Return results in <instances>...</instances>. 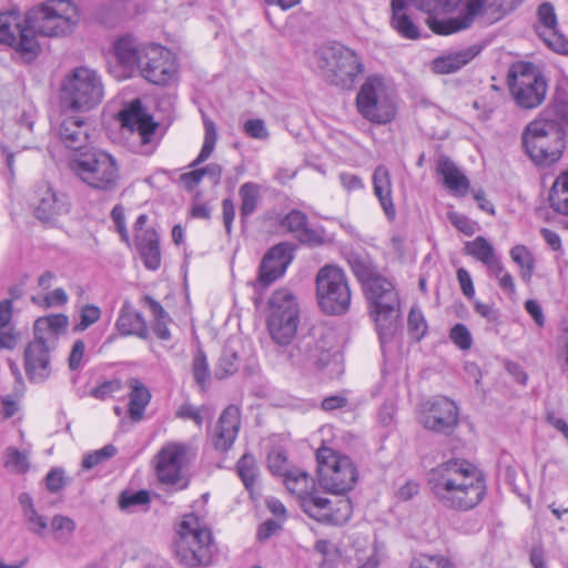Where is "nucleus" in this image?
Here are the masks:
<instances>
[{"label": "nucleus", "mask_w": 568, "mask_h": 568, "mask_svg": "<svg viewBox=\"0 0 568 568\" xmlns=\"http://www.w3.org/2000/svg\"><path fill=\"white\" fill-rule=\"evenodd\" d=\"M119 120L131 132L130 141L134 152L151 155L155 151L160 141L156 135L159 124L144 111L139 100L122 110Z\"/></svg>", "instance_id": "15"}, {"label": "nucleus", "mask_w": 568, "mask_h": 568, "mask_svg": "<svg viewBox=\"0 0 568 568\" xmlns=\"http://www.w3.org/2000/svg\"><path fill=\"white\" fill-rule=\"evenodd\" d=\"M24 516L27 518L29 529L31 531L41 535L47 528V521L44 517L37 514L32 504H30L29 507L26 508Z\"/></svg>", "instance_id": "61"}, {"label": "nucleus", "mask_w": 568, "mask_h": 568, "mask_svg": "<svg viewBox=\"0 0 568 568\" xmlns=\"http://www.w3.org/2000/svg\"><path fill=\"white\" fill-rule=\"evenodd\" d=\"M316 58L324 77L332 84L344 89L352 88L356 77L364 70L356 52L341 43L322 47Z\"/></svg>", "instance_id": "11"}, {"label": "nucleus", "mask_w": 568, "mask_h": 568, "mask_svg": "<svg viewBox=\"0 0 568 568\" xmlns=\"http://www.w3.org/2000/svg\"><path fill=\"white\" fill-rule=\"evenodd\" d=\"M356 105L359 114L375 124L390 123L396 116V101L393 91L381 75H369L362 84Z\"/></svg>", "instance_id": "10"}, {"label": "nucleus", "mask_w": 568, "mask_h": 568, "mask_svg": "<svg viewBox=\"0 0 568 568\" xmlns=\"http://www.w3.org/2000/svg\"><path fill=\"white\" fill-rule=\"evenodd\" d=\"M70 170L87 186L113 192L119 186V164L113 155L100 149H87L73 154L69 162Z\"/></svg>", "instance_id": "3"}, {"label": "nucleus", "mask_w": 568, "mask_h": 568, "mask_svg": "<svg viewBox=\"0 0 568 568\" xmlns=\"http://www.w3.org/2000/svg\"><path fill=\"white\" fill-rule=\"evenodd\" d=\"M122 389V383L119 379L106 381L91 390V395L98 399H105L112 394Z\"/></svg>", "instance_id": "59"}, {"label": "nucleus", "mask_w": 568, "mask_h": 568, "mask_svg": "<svg viewBox=\"0 0 568 568\" xmlns=\"http://www.w3.org/2000/svg\"><path fill=\"white\" fill-rule=\"evenodd\" d=\"M549 203L554 211L568 216V170L555 180L549 193Z\"/></svg>", "instance_id": "41"}, {"label": "nucleus", "mask_w": 568, "mask_h": 568, "mask_svg": "<svg viewBox=\"0 0 568 568\" xmlns=\"http://www.w3.org/2000/svg\"><path fill=\"white\" fill-rule=\"evenodd\" d=\"M409 568H454L453 564L443 556L419 555L415 557Z\"/></svg>", "instance_id": "54"}, {"label": "nucleus", "mask_w": 568, "mask_h": 568, "mask_svg": "<svg viewBox=\"0 0 568 568\" xmlns=\"http://www.w3.org/2000/svg\"><path fill=\"white\" fill-rule=\"evenodd\" d=\"M32 302L43 307L62 306L68 302V295L63 288H55L48 293L42 300L32 297Z\"/></svg>", "instance_id": "58"}, {"label": "nucleus", "mask_w": 568, "mask_h": 568, "mask_svg": "<svg viewBox=\"0 0 568 568\" xmlns=\"http://www.w3.org/2000/svg\"><path fill=\"white\" fill-rule=\"evenodd\" d=\"M92 125L81 115H64L58 128L61 142L74 154L84 152L88 146Z\"/></svg>", "instance_id": "23"}, {"label": "nucleus", "mask_w": 568, "mask_h": 568, "mask_svg": "<svg viewBox=\"0 0 568 568\" xmlns=\"http://www.w3.org/2000/svg\"><path fill=\"white\" fill-rule=\"evenodd\" d=\"M68 324L69 318L64 314L39 317L34 322V337L55 347L59 335L65 332Z\"/></svg>", "instance_id": "34"}, {"label": "nucleus", "mask_w": 568, "mask_h": 568, "mask_svg": "<svg viewBox=\"0 0 568 568\" xmlns=\"http://www.w3.org/2000/svg\"><path fill=\"white\" fill-rule=\"evenodd\" d=\"M79 20L78 8L69 0H48L28 11V21L34 37L65 36Z\"/></svg>", "instance_id": "8"}, {"label": "nucleus", "mask_w": 568, "mask_h": 568, "mask_svg": "<svg viewBox=\"0 0 568 568\" xmlns=\"http://www.w3.org/2000/svg\"><path fill=\"white\" fill-rule=\"evenodd\" d=\"M38 202L34 215L42 222L53 221L69 212L70 203L64 194L55 193L49 185H42L37 191Z\"/></svg>", "instance_id": "27"}, {"label": "nucleus", "mask_w": 568, "mask_h": 568, "mask_svg": "<svg viewBox=\"0 0 568 568\" xmlns=\"http://www.w3.org/2000/svg\"><path fill=\"white\" fill-rule=\"evenodd\" d=\"M241 426L239 407L227 406L219 417L213 433V444L219 450L226 452L234 444Z\"/></svg>", "instance_id": "26"}, {"label": "nucleus", "mask_w": 568, "mask_h": 568, "mask_svg": "<svg viewBox=\"0 0 568 568\" xmlns=\"http://www.w3.org/2000/svg\"><path fill=\"white\" fill-rule=\"evenodd\" d=\"M114 327L120 336H136L148 339L150 331L145 317L135 310L131 301L125 300L119 311Z\"/></svg>", "instance_id": "28"}, {"label": "nucleus", "mask_w": 568, "mask_h": 568, "mask_svg": "<svg viewBox=\"0 0 568 568\" xmlns=\"http://www.w3.org/2000/svg\"><path fill=\"white\" fill-rule=\"evenodd\" d=\"M195 457V452L184 443H170L158 454L156 474L161 483L176 485L178 489L189 486L183 468Z\"/></svg>", "instance_id": "16"}, {"label": "nucleus", "mask_w": 568, "mask_h": 568, "mask_svg": "<svg viewBox=\"0 0 568 568\" xmlns=\"http://www.w3.org/2000/svg\"><path fill=\"white\" fill-rule=\"evenodd\" d=\"M51 526L59 539L71 536L75 529L74 521L71 518L63 516H54L51 521Z\"/></svg>", "instance_id": "57"}, {"label": "nucleus", "mask_w": 568, "mask_h": 568, "mask_svg": "<svg viewBox=\"0 0 568 568\" xmlns=\"http://www.w3.org/2000/svg\"><path fill=\"white\" fill-rule=\"evenodd\" d=\"M419 424L428 430L450 435L459 423V409L448 397L437 396L420 405Z\"/></svg>", "instance_id": "18"}, {"label": "nucleus", "mask_w": 568, "mask_h": 568, "mask_svg": "<svg viewBox=\"0 0 568 568\" xmlns=\"http://www.w3.org/2000/svg\"><path fill=\"white\" fill-rule=\"evenodd\" d=\"M316 459L318 481L325 490L342 495L353 489L358 471L348 456L322 447L316 453Z\"/></svg>", "instance_id": "14"}, {"label": "nucleus", "mask_w": 568, "mask_h": 568, "mask_svg": "<svg viewBox=\"0 0 568 568\" xmlns=\"http://www.w3.org/2000/svg\"><path fill=\"white\" fill-rule=\"evenodd\" d=\"M450 341L462 351H468L473 345V336L465 324H455L449 332Z\"/></svg>", "instance_id": "53"}, {"label": "nucleus", "mask_w": 568, "mask_h": 568, "mask_svg": "<svg viewBox=\"0 0 568 568\" xmlns=\"http://www.w3.org/2000/svg\"><path fill=\"white\" fill-rule=\"evenodd\" d=\"M511 260L520 267L523 281L530 282L534 270L535 258L532 253L525 245H515L510 250Z\"/></svg>", "instance_id": "45"}, {"label": "nucleus", "mask_w": 568, "mask_h": 568, "mask_svg": "<svg viewBox=\"0 0 568 568\" xmlns=\"http://www.w3.org/2000/svg\"><path fill=\"white\" fill-rule=\"evenodd\" d=\"M347 261L354 275L363 284V287L378 274L374 263L368 256L351 253Z\"/></svg>", "instance_id": "42"}, {"label": "nucleus", "mask_w": 568, "mask_h": 568, "mask_svg": "<svg viewBox=\"0 0 568 568\" xmlns=\"http://www.w3.org/2000/svg\"><path fill=\"white\" fill-rule=\"evenodd\" d=\"M448 220L458 231L466 235H473L476 231V223L465 215L450 212L448 213Z\"/></svg>", "instance_id": "60"}, {"label": "nucleus", "mask_w": 568, "mask_h": 568, "mask_svg": "<svg viewBox=\"0 0 568 568\" xmlns=\"http://www.w3.org/2000/svg\"><path fill=\"white\" fill-rule=\"evenodd\" d=\"M352 503L348 497L336 495L327 498L317 495L316 498H308L304 504V511L317 521L329 525H343L352 516Z\"/></svg>", "instance_id": "20"}, {"label": "nucleus", "mask_w": 568, "mask_h": 568, "mask_svg": "<svg viewBox=\"0 0 568 568\" xmlns=\"http://www.w3.org/2000/svg\"><path fill=\"white\" fill-rule=\"evenodd\" d=\"M192 375L200 389L206 392L211 384V371L207 357L202 349H197L193 356Z\"/></svg>", "instance_id": "44"}, {"label": "nucleus", "mask_w": 568, "mask_h": 568, "mask_svg": "<svg viewBox=\"0 0 568 568\" xmlns=\"http://www.w3.org/2000/svg\"><path fill=\"white\" fill-rule=\"evenodd\" d=\"M175 555L187 567L207 566L212 559V535L194 514L183 517L176 530Z\"/></svg>", "instance_id": "6"}, {"label": "nucleus", "mask_w": 568, "mask_h": 568, "mask_svg": "<svg viewBox=\"0 0 568 568\" xmlns=\"http://www.w3.org/2000/svg\"><path fill=\"white\" fill-rule=\"evenodd\" d=\"M222 217L225 231L229 235L232 233L235 219V205L232 199L226 197L222 201Z\"/></svg>", "instance_id": "64"}, {"label": "nucleus", "mask_w": 568, "mask_h": 568, "mask_svg": "<svg viewBox=\"0 0 568 568\" xmlns=\"http://www.w3.org/2000/svg\"><path fill=\"white\" fill-rule=\"evenodd\" d=\"M293 260L292 246L287 243H280L270 248L264 255L258 271V281L262 285L268 286L281 277Z\"/></svg>", "instance_id": "25"}, {"label": "nucleus", "mask_w": 568, "mask_h": 568, "mask_svg": "<svg viewBox=\"0 0 568 568\" xmlns=\"http://www.w3.org/2000/svg\"><path fill=\"white\" fill-rule=\"evenodd\" d=\"M552 120H535L528 124L523 143L530 159L538 165L556 163L565 149V131Z\"/></svg>", "instance_id": "7"}, {"label": "nucleus", "mask_w": 568, "mask_h": 568, "mask_svg": "<svg viewBox=\"0 0 568 568\" xmlns=\"http://www.w3.org/2000/svg\"><path fill=\"white\" fill-rule=\"evenodd\" d=\"M101 317V310L93 304H85L81 307L80 322L73 327L74 332H83L97 323Z\"/></svg>", "instance_id": "52"}, {"label": "nucleus", "mask_w": 568, "mask_h": 568, "mask_svg": "<svg viewBox=\"0 0 568 568\" xmlns=\"http://www.w3.org/2000/svg\"><path fill=\"white\" fill-rule=\"evenodd\" d=\"M427 484L434 498L445 508L467 511L486 496L484 474L466 459L452 458L430 469Z\"/></svg>", "instance_id": "1"}, {"label": "nucleus", "mask_w": 568, "mask_h": 568, "mask_svg": "<svg viewBox=\"0 0 568 568\" xmlns=\"http://www.w3.org/2000/svg\"><path fill=\"white\" fill-rule=\"evenodd\" d=\"M489 0H420L419 9L426 12L455 13L454 17L438 19L428 17L426 23L436 34L449 36L469 29L481 17Z\"/></svg>", "instance_id": "2"}, {"label": "nucleus", "mask_w": 568, "mask_h": 568, "mask_svg": "<svg viewBox=\"0 0 568 568\" xmlns=\"http://www.w3.org/2000/svg\"><path fill=\"white\" fill-rule=\"evenodd\" d=\"M437 171L443 176L444 184L452 194L456 196L467 194L470 186L469 180L449 158H439Z\"/></svg>", "instance_id": "35"}, {"label": "nucleus", "mask_w": 568, "mask_h": 568, "mask_svg": "<svg viewBox=\"0 0 568 568\" xmlns=\"http://www.w3.org/2000/svg\"><path fill=\"white\" fill-rule=\"evenodd\" d=\"M60 91L62 103L72 110H91L103 99L101 78L87 67L71 70L63 79Z\"/></svg>", "instance_id": "9"}, {"label": "nucleus", "mask_w": 568, "mask_h": 568, "mask_svg": "<svg viewBox=\"0 0 568 568\" xmlns=\"http://www.w3.org/2000/svg\"><path fill=\"white\" fill-rule=\"evenodd\" d=\"M0 42L14 48L23 54L36 55L40 45L28 21V12L18 10L0 13Z\"/></svg>", "instance_id": "17"}, {"label": "nucleus", "mask_w": 568, "mask_h": 568, "mask_svg": "<svg viewBox=\"0 0 568 568\" xmlns=\"http://www.w3.org/2000/svg\"><path fill=\"white\" fill-rule=\"evenodd\" d=\"M507 82L511 97L521 109H535L546 98V79L531 62L519 61L514 63L509 68Z\"/></svg>", "instance_id": "12"}, {"label": "nucleus", "mask_w": 568, "mask_h": 568, "mask_svg": "<svg viewBox=\"0 0 568 568\" xmlns=\"http://www.w3.org/2000/svg\"><path fill=\"white\" fill-rule=\"evenodd\" d=\"M4 466L16 474H24L30 468L29 456L27 452H20L14 447L7 449Z\"/></svg>", "instance_id": "49"}, {"label": "nucleus", "mask_w": 568, "mask_h": 568, "mask_svg": "<svg viewBox=\"0 0 568 568\" xmlns=\"http://www.w3.org/2000/svg\"><path fill=\"white\" fill-rule=\"evenodd\" d=\"M316 297L320 308L327 315H342L351 306V288L342 267L325 265L316 274Z\"/></svg>", "instance_id": "13"}, {"label": "nucleus", "mask_w": 568, "mask_h": 568, "mask_svg": "<svg viewBox=\"0 0 568 568\" xmlns=\"http://www.w3.org/2000/svg\"><path fill=\"white\" fill-rule=\"evenodd\" d=\"M128 384L131 388L129 415L133 422H139L143 418L144 410L151 400V393L139 378H130Z\"/></svg>", "instance_id": "39"}, {"label": "nucleus", "mask_w": 568, "mask_h": 568, "mask_svg": "<svg viewBox=\"0 0 568 568\" xmlns=\"http://www.w3.org/2000/svg\"><path fill=\"white\" fill-rule=\"evenodd\" d=\"M307 222L308 219L304 212L292 210L281 219L280 226L286 232L294 234L301 243L308 245L323 244V236L317 231L310 229Z\"/></svg>", "instance_id": "29"}, {"label": "nucleus", "mask_w": 568, "mask_h": 568, "mask_svg": "<svg viewBox=\"0 0 568 568\" xmlns=\"http://www.w3.org/2000/svg\"><path fill=\"white\" fill-rule=\"evenodd\" d=\"M353 549L357 568H377L385 556L384 546L368 536L355 537Z\"/></svg>", "instance_id": "31"}, {"label": "nucleus", "mask_w": 568, "mask_h": 568, "mask_svg": "<svg viewBox=\"0 0 568 568\" xmlns=\"http://www.w3.org/2000/svg\"><path fill=\"white\" fill-rule=\"evenodd\" d=\"M265 322L267 332L276 345H291L300 324V305L290 290L278 288L271 294L266 303Z\"/></svg>", "instance_id": "5"}, {"label": "nucleus", "mask_w": 568, "mask_h": 568, "mask_svg": "<svg viewBox=\"0 0 568 568\" xmlns=\"http://www.w3.org/2000/svg\"><path fill=\"white\" fill-rule=\"evenodd\" d=\"M465 254L481 262L484 265L497 256L494 246L484 236H477L465 244Z\"/></svg>", "instance_id": "43"}, {"label": "nucleus", "mask_w": 568, "mask_h": 568, "mask_svg": "<svg viewBox=\"0 0 568 568\" xmlns=\"http://www.w3.org/2000/svg\"><path fill=\"white\" fill-rule=\"evenodd\" d=\"M241 200L240 215L246 221L258 207L261 201V186L254 182H245L239 189Z\"/></svg>", "instance_id": "40"}, {"label": "nucleus", "mask_w": 568, "mask_h": 568, "mask_svg": "<svg viewBox=\"0 0 568 568\" xmlns=\"http://www.w3.org/2000/svg\"><path fill=\"white\" fill-rule=\"evenodd\" d=\"M537 19L535 30L545 44L556 53L568 54V39L557 28V14L550 2L538 7Z\"/></svg>", "instance_id": "21"}, {"label": "nucleus", "mask_w": 568, "mask_h": 568, "mask_svg": "<svg viewBox=\"0 0 568 568\" xmlns=\"http://www.w3.org/2000/svg\"><path fill=\"white\" fill-rule=\"evenodd\" d=\"M371 307V315L384 345L389 342L396 329L399 316V298L394 284L385 276L377 274L364 286Z\"/></svg>", "instance_id": "4"}, {"label": "nucleus", "mask_w": 568, "mask_h": 568, "mask_svg": "<svg viewBox=\"0 0 568 568\" xmlns=\"http://www.w3.org/2000/svg\"><path fill=\"white\" fill-rule=\"evenodd\" d=\"M374 194L389 221L396 217V210L393 202V183L389 170L384 165H378L373 173Z\"/></svg>", "instance_id": "30"}, {"label": "nucleus", "mask_w": 568, "mask_h": 568, "mask_svg": "<svg viewBox=\"0 0 568 568\" xmlns=\"http://www.w3.org/2000/svg\"><path fill=\"white\" fill-rule=\"evenodd\" d=\"M538 120H552V123L564 129V124L568 123V101H556L544 110Z\"/></svg>", "instance_id": "50"}, {"label": "nucleus", "mask_w": 568, "mask_h": 568, "mask_svg": "<svg viewBox=\"0 0 568 568\" xmlns=\"http://www.w3.org/2000/svg\"><path fill=\"white\" fill-rule=\"evenodd\" d=\"M150 503V494L146 490L135 493L123 491L120 496L119 505L121 509H130L134 506H144Z\"/></svg>", "instance_id": "55"}, {"label": "nucleus", "mask_w": 568, "mask_h": 568, "mask_svg": "<svg viewBox=\"0 0 568 568\" xmlns=\"http://www.w3.org/2000/svg\"><path fill=\"white\" fill-rule=\"evenodd\" d=\"M54 348L34 337L24 349V368L30 381L42 382L51 374L50 352Z\"/></svg>", "instance_id": "24"}, {"label": "nucleus", "mask_w": 568, "mask_h": 568, "mask_svg": "<svg viewBox=\"0 0 568 568\" xmlns=\"http://www.w3.org/2000/svg\"><path fill=\"white\" fill-rule=\"evenodd\" d=\"M136 247L149 270H156L161 264L160 239L155 230L149 229L135 235Z\"/></svg>", "instance_id": "38"}, {"label": "nucleus", "mask_w": 568, "mask_h": 568, "mask_svg": "<svg viewBox=\"0 0 568 568\" xmlns=\"http://www.w3.org/2000/svg\"><path fill=\"white\" fill-rule=\"evenodd\" d=\"M111 217L116 225V229L120 233L121 240L125 242L126 244L130 243L129 232L125 226V215H124V209L122 205L118 204L115 205L111 211Z\"/></svg>", "instance_id": "63"}, {"label": "nucleus", "mask_w": 568, "mask_h": 568, "mask_svg": "<svg viewBox=\"0 0 568 568\" xmlns=\"http://www.w3.org/2000/svg\"><path fill=\"white\" fill-rule=\"evenodd\" d=\"M146 44H138L131 38H121L114 44V54L118 62L125 69L128 73L140 70L142 64V55Z\"/></svg>", "instance_id": "33"}, {"label": "nucleus", "mask_w": 568, "mask_h": 568, "mask_svg": "<svg viewBox=\"0 0 568 568\" xmlns=\"http://www.w3.org/2000/svg\"><path fill=\"white\" fill-rule=\"evenodd\" d=\"M420 0H392V26L393 28L406 39H418L420 33L418 27L413 22L410 17L406 13V8L409 4L419 9L418 3Z\"/></svg>", "instance_id": "36"}, {"label": "nucleus", "mask_w": 568, "mask_h": 568, "mask_svg": "<svg viewBox=\"0 0 568 568\" xmlns=\"http://www.w3.org/2000/svg\"><path fill=\"white\" fill-rule=\"evenodd\" d=\"M21 338L14 324L0 327V349H13Z\"/></svg>", "instance_id": "56"}, {"label": "nucleus", "mask_w": 568, "mask_h": 568, "mask_svg": "<svg viewBox=\"0 0 568 568\" xmlns=\"http://www.w3.org/2000/svg\"><path fill=\"white\" fill-rule=\"evenodd\" d=\"M407 325L413 336L419 341L427 332V323L423 312L417 307H412L407 318Z\"/></svg>", "instance_id": "51"}, {"label": "nucleus", "mask_w": 568, "mask_h": 568, "mask_svg": "<svg viewBox=\"0 0 568 568\" xmlns=\"http://www.w3.org/2000/svg\"><path fill=\"white\" fill-rule=\"evenodd\" d=\"M244 132L253 139L264 140L268 136L264 121L261 119L247 120L244 123Z\"/></svg>", "instance_id": "62"}, {"label": "nucleus", "mask_w": 568, "mask_h": 568, "mask_svg": "<svg viewBox=\"0 0 568 568\" xmlns=\"http://www.w3.org/2000/svg\"><path fill=\"white\" fill-rule=\"evenodd\" d=\"M142 58L144 59L139 72L150 83L166 85L178 73L176 58L165 47L149 43L144 48Z\"/></svg>", "instance_id": "19"}, {"label": "nucleus", "mask_w": 568, "mask_h": 568, "mask_svg": "<svg viewBox=\"0 0 568 568\" xmlns=\"http://www.w3.org/2000/svg\"><path fill=\"white\" fill-rule=\"evenodd\" d=\"M481 51V47L474 44L457 52L439 57L434 60L433 68L435 72L448 74L458 71L470 62Z\"/></svg>", "instance_id": "37"}, {"label": "nucleus", "mask_w": 568, "mask_h": 568, "mask_svg": "<svg viewBox=\"0 0 568 568\" xmlns=\"http://www.w3.org/2000/svg\"><path fill=\"white\" fill-rule=\"evenodd\" d=\"M328 351L329 347L324 342L308 335L297 344L290 346L287 359L296 366L321 368L328 362Z\"/></svg>", "instance_id": "22"}, {"label": "nucleus", "mask_w": 568, "mask_h": 568, "mask_svg": "<svg viewBox=\"0 0 568 568\" xmlns=\"http://www.w3.org/2000/svg\"><path fill=\"white\" fill-rule=\"evenodd\" d=\"M204 142L202 149L197 155V158L191 163L192 168L197 166L199 164L206 161L214 151L216 140H217V131L215 123L210 119H204Z\"/></svg>", "instance_id": "48"}, {"label": "nucleus", "mask_w": 568, "mask_h": 568, "mask_svg": "<svg viewBox=\"0 0 568 568\" xmlns=\"http://www.w3.org/2000/svg\"><path fill=\"white\" fill-rule=\"evenodd\" d=\"M283 476L287 490L300 499L303 509L308 498H316L320 494L314 489V479L305 470L291 469L285 471Z\"/></svg>", "instance_id": "32"}, {"label": "nucleus", "mask_w": 568, "mask_h": 568, "mask_svg": "<svg viewBox=\"0 0 568 568\" xmlns=\"http://www.w3.org/2000/svg\"><path fill=\"white\" fill-rule=\"evenodd\" d=\"M240 359L235 351L224 347L214 368V376L217 379H224L239 371Z\"/></svg>", "instance_id": "46"}, {"label": "nucleus", "mask_w": 568, "mask_h": 568, "mask_svg": "<svg viewBox=\"0 0 568 568\" xmlns=\"http://www.w3.org/2000/svg\"><path fill=\"white\" fill-rule=\"evenodd\" d=\"M236 470L245 488L252 490L258 474L254 456L250 454L243 455L236 464Z\"/></svg>", "instance_id": "47"}]
</instances>
